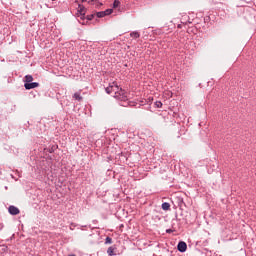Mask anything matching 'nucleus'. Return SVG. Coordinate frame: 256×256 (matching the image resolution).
Segmentation results:
<instances>
[{"instance_id": "nucleus-17", "label": "nucleus", "mask_w": 256, "mask_h": 256, "mask_svg": "<svg viewBox=\"0 0 256 256\" xmlns=\"http://www.w3.org/2000/svg\"><path fill=\"white\" fill-rule=\"evenodd\" d=\"M93 17H95V15H93V14L88 15V16H87L88 21H92V20H93Z\"/></svg>"}, {"instance_id": "nucleus-4", "label": "nucleus", "mask_w": 256, "mask_h": 256, "mask_svg": "<svg viewBox=\"0 0 256 256\" xmlns=\"http://www.w3.org/2000/svg\"><path fill=\"white\" fill-rule=\"evenodd\" d=\"M8 212L10 213V215H19V213H21L19 208H17L16 206H9Z\"/></svg>"}, {"instance_id": "nucleus-2", "label": "nucleus", "mask_w": 256, "mask_h": 256, "mask_svg": "<svg viewBox=\"0 0 256 256\" xmlns=\"http://www.w3.org/2000/svg\"><path fill=\"white\" fill-rule=\"evenodd\" d=\"M24 87L27 91L31 90V89H37V87H39V82H28V83H24Z\"/></svg>"}, {"instance_id": "nucleus-21", "label": "nucleus", "mask_w": 256, "mask_h": 256, "mask_svg": "<svg viewBox=\"0 0 256 256\" xmlns=\"http://www.w3.org/2000/svg\"><path fill=\"white\" fill-rule=\"evenodd\" d=\"M3 229V226H1V224H0V231Z\"/></svg>"}, {"instance_id": "nucleus-19", "label": "nucleus", "mask_w": 256, "mask_h": 256, "mask_svg": "<svg viewBox=\"0 0 256 256\" xmlns=\"http://www.w3.org/2000/svg\"><path fill=\"white\" fill-rule=\"evenodd\" d=\"M166 233H173V230L172 229H167Z\"/></svg>"}, {"instance_id": "nucleus-11", "label": "nucleus", "mask_w": 256, "mask_h": 256, "mask_svg": "<svg viewBox=\"0 0 256 256\" xmlns=\"http://www.w3.org/2000/svg\"><path fill=\"white\" fill-rule=\"evenodd\" d=\"M24 82H25V83H31V82H33V76H31V75H26Z\"/></svg>"}, {"instance_id": "nucleus-10", "label": "nucleus", "mask_w": 256, "mask_h": 256, "mask_svg": "<svg viewBox=\"0 0 256 256\" xmlns=\"http://www.w3.org/2000/svg\"><path fill=\"white\" fill-rule=\"evenodd\" d=\"M107 253L109 256H115V248L113 246L109 247Z\"/></svg>"}, {"instance_id": "nucleus-18", "label": "nucleus", "mask_w": 256, "mask_h": 256, "mask_svg": "<svg viewBox=\"0 0 256 256\" xmlns=\"http://www.w3.org/2000/svg\"><path fill=\"white\" fill-rule=\"evenodd\" d=\"M106 243H113V239H111V237H107L106 238Z\"/></svg>"}, {"instance_id": "nucleus-6", "label": "nucleus", "mask_w": 256, "mask_h": 256, "mask_svg": "<svg viewBox=\"0 0 256 256\" xmlns=\"http://www.w3.org/2000/svg\"><path fill=\"white\" fill-rule=\"evenodd\" d=\"M73 99H76V101H83V97L81 96V93H79V92L74 93Z\"/></svg>"}, {"instance_id": "nucleus-1", "label": "nucleus", "mask_w": 256, "mask_h": 256, "mask_svg": "<svg viewBox=\"0 0 256 256\" xmlns=\"http://www.w3.org/2000/svg\"><path fill=\"white\" fill-rule=\"evenodd\" d=\"M112 93H114V98L118 99V101H127L129 99L127 94H125V90L120 88L117 82H112Z\"/></svg>"}, {"instance_id": "nucleus-20", "label": "nucleus", "mask_w": 256, "mask_h": 256, "mask_svg": "<svg viewBox=\"0 0 256 256\" xmlns=\"http://www.w3.org/2000/svg\"><path fill=\"white\" fill-rule=\"evenodd\" d=\"M178 29H181V24H178Z\"/></svg>"}, {"instance_id": "nucleus-3", "label": "nucleus", "mask_w": 256, "mask_h": 256, "mask_svg": "<svg viewBox=\"0 0 256 256\" xmlns=\"http://www.w3.org/2000/svg\"><path fill=\"white\" fill-rule=\"evenodd\" d=\"M177 249L180 253H185V251H187V243L180 241L177 245Z\"/></svg>"}, {"instance_id": "nucleus-16", "label": "nucleus", "mask_w": 256, "mask_h": 256, "mask_svg": "<svg viewBox=\"0 0 256 256\" xmlns=\"http://www.w3.org/2000/svg\"><path fill=\"white\" fill-rule=\"evenodd\" d=\"M111 13H113V9H106V10L104 11L105 17H107V15H111Z\"/></svg>"}, {"instance_id": "nucleus-14", "label": "nucleus", "mask_w": 256, "mask_h": 256, "mask_svg": "<svg viewBox=\"0 0 256 256\" xmlns=\"http://www.w3.org/2000/svg\"><path fill=\"white\" fill-rule=\"evenodd\" d=\"M96 17H98V19L105 17V12L104 11L97 12Z\"/></svg>"}, {"instance_id": "nucleus-5", "label": "nucleus", "mask_w": 256, "mask_h": 256, "mask_svg": "<svg viewBox=\"0 0 256 256\" xmlns=\"http://www.w3.org/2000/svg\"><path fill=\"white\" fill-rule=\"evenodd\" d=\"M162 209L163 211H169V209H171V204H169V202H163Z\"/></svg>"}, {"instance_id": "nucleus-7", "label": "nucleus", "mask_w": 256, "mask_h": 256, "mask_svg": "<svg viewBox=\"0 0 256 256\" xmlns=\"http://www.w3.org/2000/svg\"><path fill=\"white\" fill-rule=\"evenodd\" d=\"M89 3L90 5H96V7H101V5H103L99 0H90Z\"/></svg>"}, {"instance_id": "nucleus-8", "label": "nucleus", "mask_w": 256, "mask_h": 256, "mask_svg": "<svg viewBox=\"0 0 256 256\" xmlns=\"http://www.w3.org/2000/svg\"><path fill=\"white\" fill-rule=\"evenodd\" d=\"M105 91L108 95H111L113 93V84H109V86L105 88Z\"/></svg>"}, {"instance_id": "nucleus-12", "label": "nucleus", "mask_w": 256, "mask_h": 256, "mask_svg": "<svg viewBox=\"0 0 256 256\" xmlns=\"http://www.w3.org/2000/svg\"><path fill=\"white\" fill-rule=\"evenodd\" d=\"M121 5V1H119V0H114V2H113V8L114 9H117V7H119Z\"/></svg>"}, {"instance_id": "nucleus-15", "label": "nucleus", "mask_w": 256, "mask_h": 256, "mask_svg": "<svg viewBox=\"0 0 256 256\" xmlns=\"http://www.w3.org/2000/svg\"><path fill=\"white\" fill-rule=\"evenodd\" d=\"M155 106L157 107V109H161L163 107V103L161 101H156Z\"/></svg>"}, {"instance_id": "nucleus-9", "label": "nucleus", "mask_w": 256, "mask_h": 256, "mask_svg": "<svg viewBox=\"0 0 256 256\" xmlns=\"http://www.w3.org/2000/svg\"><path fill=\"white\" fill-rule=\"evenodd\" d=\"M130 37H133V39H139V37H141V34H139V32L134 31L130 33Z\"/></svg>"}, {"instance_id": "nucleus-13", "label": "nucleus", "mask_w": 256, "mask_h": 256, "mask_svg": "<svg viewBox=\"0 0 256 256\" xmlns=\"http://www.w3.org/2000/svg\"><path fill=\"white\" fill-rule=\"evenodd\" d=\"M79 11H80L81 15H83L85 17V7L79 5ZM83 16L81 17V19H83Z\"/></svg>"}]
</instances>
